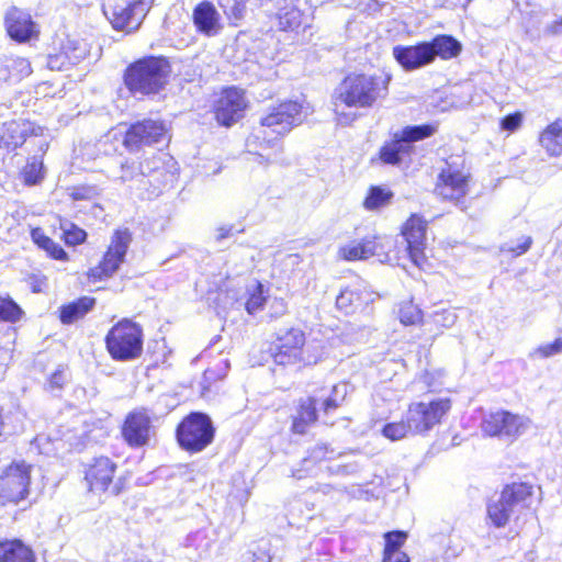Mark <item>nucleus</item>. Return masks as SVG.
Here are the masks:
<instances>
[{"label":"nucleus","mask_w":562,"mask_h":562,"mask_svg":"<svg viewBox=\"0 0 562 562\" xmlns=\"http://www.w3.org/2000/svg\"><path fill=\"white\" fill-rule=\"evenodd\" d=\"M389 77L364 74L347 76L334 92V106L339 124L348 125L356 120V114L345 113L340 108H371L389 92Z\"/></svg>","instance_id":"1"},{"label":"nucleus","mask_w":562,"mask_h":562,"mask_svg":"<svg viewBox=\"0 0 562 562\" xmlns=\"http://www.w3.org/2000/svg\"><path fill=\"white\" fill-rule=\"evenodd\" d=\"M171 66L165 57L149 56L132 64L124 81L133 93L156 94L168 82Z\"/></svg>","instance_id":"2"},{"label":"nucleus","mask_w":562,"mask_h":562,"mask_svg":"<svg viewBox=\"0 0 562 562\" xmlns=\"http://www.w3.org/2000/svg\"><path fill=\"white\" fill-rule=\"evenodd\" d=\"M533 486L528 483L506 485L499 497L487 505V516L497 528L504 527L509 519L529 508L532 504Z\"/></svg>","instance_id":"3"},{"label":"nucleus","mask_w":562,"mask_h":562,"mask_svg":"<svg viewBox=\"0 0 562 562\" xmlns=\"http://www.w3.org/2000/svg\"><path fill=\"white\" fill-rule=\"evenodd\" d=\"M105 345L113 359L120 361L134 360L140 356L143 350L142 327L124 318L109 330Z\"/></svg>","instance_id":"4"},{"label":"nucleus","mask_w":562,"mask_h":562,"mask_svg":"<svg viewBox=\"0 0 562 562\" xmlns=\"http://www.w3.org/2000/svg\"><path fill=\"white\" fill-rule=\"evenodd\" d=\"M215 428L211 418L200 412L190 413L177 428L181 448L190 452L204 450L214 439Z\"/></svg>","instance_id":"5"},{"label":"nucleus","mask_w":562,"mask_h":562,"mask_svg":"<svg viewBox=\"0 0 562 562\" xmlns=\"http://www.w3.org/2000/svg\"><path fill=\"white\" fill-rule=\"evenodd\" d=\"M436 128L432 125L407 126L380 149V159L387 165H400L408 158L414 149L413 143L431 136Z\"/></svg>","instance_id":"6"},{"label":"nucleus","mask_w":562,"mask_h":562,"mask_svg":"<svg viewBox=\"0 0 562 562\" xmlns=\"http://www.w3.org/2000/svg\"><path fill=\"white\" fill-rule=\"evenodd\" d=\"M468 179L469 173L464 169V160L460 156H452L446 160L445 167L439 173L436 193L442 199L458 204L468 193Z\"/></svg>","instance_id":"7"},{"label":"nucleus","mask_w":562,"mask_h":562,"mask_svg":"<svg viewBox=\"0 0 562 562\" xmlns=\"http://www.w3.org/2000/svg\"><path fill=\"white\" fill-rule=\"evenodd\" d=\"M449 398H437L430 402L412 403L406 413V418L412 428V434H425L441 423L442 417L450 411Z\"/></svg>","instance_id":"8"},{"label":"nucleus","mask_w":562,"mask_h":562,"mask_svg":"<svg viewBox=\"0 0 562 562\" xmlns=\"http://www.w3.org/2000/svg\"><path fill=\"white\" fill-rule=\"evenodd\" d=\"M116 463L108 457H99L93 460L86 471L85 479L93 493L109 492L119 495L124 490V479L116 477Z\"/></svg>","instance_id":"9"},{"label":"nucleus","mask_w":562,"mask_h":562,"mask_svg":"<svg viewBox=\"0 0 562 562\" xmlns=\"http://www.w3.org/2000/svg\"><path fill=\"white\" fill-rule=\"evenodd\" d=\"M530 420L527 417L497 411L484 416L481 428L484 435L491 437L514 439L527 431Z\"/></svg>","instance_id":"10"},{"label":"nucleus","mask_w":562,"mask_h":562,"mask_svg":"<svg viewBox=\"0 0 562 562\" xmlns=\"http://www.w3.org/2000/svg\"><path fill=\"white\" fill-rule=\"evenodd\" d=\"M131 243L127 231H116L102 261L88 272L89 280L95 282L112 277L124 261Z\"/></svg>","instance_id":"11"},{"label":"nucleus","mask_w":562,"mask_h":562,"mask_svg":"<svg viewBox=\"0 0 562 562\" xmlns=\"http://www.w3.org/2000/svg\"><path fill=\"white\" fill-rule=\"evenodd\" d=\"M31 465L24 461H14L0 476V496L12 503L24 499L29 494Z\"/></svg>","instance_id":"12"},{"label":"nucleus","mask_w":562,"mask_h":562,"mask_svg":"<svg viewBox=\"0 0 562 562\" xmlns=\"http://www.w3.org/2000/svg\"><path fill=\"white\" fill-rule=\"evenodd\" d=\"M302 122V106L297 102L288 101L270 109L269 113L261 119L263 138L268 136V131L277 135H284L292 130L294 125Z\"/></svg>","instance_id":"13"},{"label":"nucleus","mask_w":562,"mask_h":562,"mask_svg":"<svg viewBox=\"0 0 562 562\" xmlns=\"http://www.w3.org/2000/svg\"><path fill=\"white\" fill-rule=\"evenodd\" d=\"M167 138V130L161 121L144 120L133 124L124 137L125 147L133 151L143 145L161 143Z\"/></svg>","instance_id":"14"},{"label":"nucleus","mask_w":562,"mask_h":562,"mask_svg":"<svg viewBox=\"0 0 562 562\" xmlns=\"http://www.w3.org/2000/svg\"><path fill=\"white\" fill-rule=\"evenodd\" d=\"M393 246L389 236L368 235L361 240H352L340 248L339 252L346 260H363L372 256L385 255Z\"/></svg>","instance_id":"15"},{"label":"nucleus","mask_w":562,"mask_h":562,"mask_svg":"<svg viewBox=\"0 0 562 562\" xmlns=\"http://www.w3.org/2000/svg\"><path fill=\"white\" fill-rule=\"evenodd\" d=\"M215 116L220 124L231 126L244 116L246 100L236 88L225 89L215 103Z\"/></svg>","instance_id":"16"},{"label":"nucleus","mask_w":562,"mask_h":562,"mask_svg":"<svg viewBox=\"0 0 562 562\" xmlns=\"http://www.w3.org/2000/svg\"><path fill=\"white\" fill-rule=\"evenodd\" d=\"M427 223L418 215H412L405 223L402 234L407 244V251L412 261L422 267L426 261L424 249Z\"/></svg>","instance_id":"17"},{"label":"nucleus","mask_w":562,"mask_h":562,"mask_svg":"<svg viewBox=\"0 0 562 562\" xmlns=\"http://www.w3.org/2000/svg\"><path fill=\"white\" fill-rule=\"evenodd\" d=\"M122 434L131 447L147 445L151 435V419L147 411L130 413L124 422Z\"/></svg>","instance_id":"18"},{"label":"nucleus","mask_w":562,"mask_h":562,"mask_svg":"<svg viewBox=\"0 0 562 562\" xmlns=\"http://www.w3.org/2000/svg\"><path fill=\"white\" fill-rule=\"evenodd\" d=\"M40 132H42L40 126L26 120L5 122L0 130V148L14 150L25 142L29 135H38Z\"/></svg>","instance_id":"19"},{"label":"nucleus","mask_w":562,"mask_h":562,"mask_svg":"<svg viewBox=\"0 0 562 562\" xmlns=\"http://www.w3.org/2000/svg\"><path fill=\"white\" fill-rule=\"evenodd\" d=\"M305 344V335L299 328H291L278 338L274 361L278 364H290L301 359V351Z\"/></svg>","instance_id":"20"},{"label":"nucleus","mask_w":562,"mask_h":562,"mask_svg":"<svg viewBox=\"0 0 562 562\" xmlns=\"http://www.w3.org/2000/svg\"><path fill=\"white\" fill-rule=\"evenodd\" d=\"M393 56L405 70H415L432 63V50L427 42L413 46H395Z\"/></svg>","instance_id":"21"},{"label":"nucleus","mask_w":562,"mask_h":562,"mask_svg":"<svg viewBox=\"0 0 562 562\" xmlns=\"http://www.w3.org/2000/svg\"><path fill=\"white\" fill-rule=\"evenodd\" d=\"M5 27L10 37L16 42H26L37 34L31 15L18 8L7 12Z\"/></svg>","instance_id":"22"},{"label":"nucleus","mask_w":562,"mask_h":562,"mask_svg":"<svg viewBox=\"0 0 562 562\" xmlns=\"http://www.w3.org/2000/svg\"><path fill=\"white\" fill-rule=\"evenodd\" d=\"M192 18L196 30L205 36H216L223 29L220 13L209 1L199 3L193 10Z\"/></svg>","instance_id":"23"},{"label":"nucleus","mask_w":562,"mask_h":562,"mask_svg":"<svg viewBox=\"0 0 562 562\" xmlns=\"http://www.w3.org/2000/svg\"><path fill=\"white\" fill-rule=\"evenodd\" d=\"M300 0H278L277 19L282 31H296L303 24Z\"/></svg>","instance_id":"24"},{"label":"nucleus","mask_w":562,"mask_h":562,"mask_svg":"<svg viewBox=\"0 0 562 562\" xmlns=\"http://www.w3.org/2000/svg\"><path fill=\"white\" fill-rule=\"evenodd\" d=\"M112 178L130 189L143 190L146 187L139 162L135 160H122L117 170L113 171Z\"/></svg>","instance_id":"25"},{"label":"nucleus","mask_w":562,"mask_h":562,"mask_svg":"<svg viewBox=\"0 0 562 562\" xmlns=\"http://www.w3.org/2000/svg\"><path fill=\"white\" fill-rule=\"evenodd\" d=\"M371 296V293L359 286L346 288L337 296L336 306L345 314H351L371 302L373 300Z\"/></svg>","instance_id":"26"},{"label":"nucleus","mask_w":562,"mask_h":562,"mask_svg":"<svg viewBox=\"0 0 562 562\" xmlns=\"http://www.w3.org/2000/svg\"><path fill=\"white\" fill-rule=\"evenodd\" d=\"M30 547L19 539L0 541V562H34Z\"/></svg>","instance_id":"27"},{"label":"nucleus","mask_w":562,"mask_h":562,"mask_svg":"<svg viewBox=\"0 0 562 562\" xmlns=\"http://www.w3.org/2000/svg\"><path fill=\"white\" fill-rule=\"evenodd\" d=\"M31 72V64L23 57H4L0 63V81H19Z\"/></svg>","instance_id":"28"},{"label":"nucleus","mask_w":562,"mask_h":562,"mask_svg":"<svg viewBox=\"0 0 562 562\" xmlns=\"http://www.w3.org/2000/svg\"><path fill=\"white\" fill-rule=\"evenodd\" d=\"M145 7L142 1L134 2L125 8H115L112 12V25L116 30L133 29V24H139L136 21L135 14H144Z\"/></svg>","instance_id":"29"},{"label":"nucleus","mask_w":562,"mask_h":562,"mask_svg":"<svg viewBox=\"0 0 562 562\" xmlns=\"http://www.w3.org/2000/svg\"><path fill=\"white\" fill-rule=\"evenodd\" d=\"M317 419L316 413V398L307 397L300 404L297 415L295 416L292 425V430L295 434L303 435L307 428Z\"/></svg>","instance_id":"30"},{"label":"nucleus","mask_w":562,"mask_h":562,"mask_svg":"<svg viewBox=\"0 0 562 562\" xmlns=\"http://www.w3.org/2000/svg\"><path fill=\"white\" fill-rule=\"evenodd\" d=\"M540 144L551 156L562 154V120H557L541 133Z\"/></svg>","instance_id":"31"},{"label":"nucleus","mask_w":562,"mask_h":562,"mask_svg":"<svg viewBox=\"0 0 562 562\" xmlns=\"http://www.w3.org/2000/svg\"><path fill=\"white\" fill-rule=\"evenodd\" d=\"M95 300L83 296L75 302L64 305L60 308V321L63 324H71L83 317L94 306Z\"/></svg>","instance_id":"32"},{"label":"nucleus","mask_w":562,"mask_h":562,"mask_svg":"<svg viewBox=\"0 0 562 562\" xmlns=\"http://www.w3.org/2000/svg\"><path fill=\"white\" fill-rule=\"evenodd\" d=\"M432 50V61L436 56L442 59L456 57L461 52V44L449 35L436 36L432 41L427 42Z\"/></svg>","instance_id":"33"},{"label":"nucleus","mask_w":562,"mask_h":562,"mask_svg":"<svg viewBox=\"0 0 562 562\" xmlns=\"http://www.w3.org/2000/svg\"><path fill=\"white\" fill-rule=\"evenodd\" d=\"M393 192L382 187H371L363 201V206L368 211H379L391 203Z\"/></svg>","instance_id":"34"},{"label":"nucleus","mask_w":562,"mask_h":562,"mask_svg":"<svg viewBox=\"0 0 562 562\" xmlns=\"http://www.w3.org/2000/svg\"><path fill=\"white\" fill-rule=\"evenodd\" d=\"M162 154L153 155L151 157H147L143 161H139L146 184L153 186L154 181L158 180V177L164 175L165 162L162 160Z\"/></svg>","instance_id":"35"},{"label":"nucleus","mask_w":562,"mask_h":562,"mask_svg":"<svg viewBox=\"0 0 562 562\" xmlns=\"http://www.w3.org/2000/svg\"><path fill=\"white\" fill-rule=\"evenodd\" d=\"M248 0H217L220 8L232 25H238L246 14V2Z\"/></svg>","instance_id":"36"},{"label":"nucleus","mask_w":562,"mask_h":562,"mask_svg":"<svg viewBox=\"0 0 562 562\" xmlns=\"http://www.w3.org/2000/svg\"><path fill=\"white\" fill-rule=\"evenodd\" d=\"M212 546V539L206 530H198L186 539V547L193 549L199 558L205 555Z\"/></svg>","instance_id":"37"},{"label":"nucleus","mask_w":562,"mask_h":562,"mask_svg":"<svg viewBox=\"0 0 562 562\" xmlns=\"http://www.w3.org/2000/svg\"><path fill=\"white\" fill-rule=\"evenodd\" d=\"M76 50L75 48L72 55H69L67 52L49 55L47 58V67L50 70L68 69L69 66L77 64L82 58V52L76 54Z\"/></svg>","instance_id":"38"},{"label":"nucleus","mask_w":562,"mask_h":562,"mask_svg":"<svg viewBox=\"0 0 562 562\" xmlns=\"http://www.w3.org/2000/svg\"><path fill=\"white\" fill-rule=\"evenodd\" d=\"M384 561H392L394 553L400 552L398 549L404 544L407 535L404 531H390L384 535Z\"/></svg>","instance_id":"39"},{"label":"nucleus","mask_w":562,"mask_h":562,"mask_svg":"<svg viewBox=\"0 0 562 562\" xmlns=\"http://www.w3.org/2000/svg\"><path fill=\"white\" fill-rule=\"evenodd\" d=\"M398 317L404 325H416L422 322L423 313L417 305L408 301L401 304Z\"/></svg>","instance_id":"40"},{"label":"nucleus","mask_w":562,"mask_h":562,"mask_svg":"<svg viewBox=\"0 0 562 562\" xmlns=\"http://www.w3.org/2000/svg\"><path fill=\"white\" fill-rule=\"evenodd\" d=\"M21 315L22 310L13 300L0 295V322L14 323Z\"/></svg>","instance_id":"41"},{"label":"nucleus","mask_w":562,"mask_h":562,"mask_svg":"<svg viewBox=\"0 0 562 562\" xmlns=\"http://www.w3.org/2000/svg\"><path fill=\"white\" fill-rule=\"evenodd\" d=\"M266 302L267 296L265 295L263 285L261 283H257L246 302V311L254 315L262 310Z\"/></svg>","instance_id":"42"},{"label":"nucleus","mask_w":562,"mask_h":562,"mask_svg":"<svg viewBox=\"0 0 562 562\" xmlns=\"http://www.w3.org/2000/svg\"><path fill=\"white\" fill-rule=\"evenodd\" d=\"M382 434L384 437L391 440H400L406 437L408 434H412V428L407 418L405 417V420L386 424L383 427Z\"/></svg>","instance_id":"43"},{"label":"nucleus","mask_w":562,"mask_h":562,"mask_svg":"<svg viewBox=\"0 0 562 562\" xmlns=\"http://www.w3.org/2000/svg\"><path fill=\"white\" fill-rule=\"evenodd\" d=\"M60 228L63 231V236L68 245H79L86 239V232L70 222H65L60 224Z\"/></svg>","instance_id":"44"},{"label":"nucleus","mask_w":562,"mask_h":562,"mask_svg":"<svg viewBox=\"0 0 562 562\" xmlns=\"http://www.w3.org/2000/svg\"><path fill=\"white\" fill-rule=\"evenodd\" d=\"M43 165L37 158L33 157L27 161L22 170V177L26 184H35L42 179Z\"/></svg>","instance_id":"45"},{"label":"nucleus","mask_w":562,"mask_h":562,"mask_svg":"<svg viewBox=\"0 0 562 562\" xmlns=\"http://www.w3.org/2000/svg\"><path fill=\"white\" fill-rule=\"evenodd\" d=\"M532 244V238L530 236H521L518 238L517 243L507 241L502 247L501 250L503 252H509L514 257L521 256L526 254Z\"/></svg>","instance_id":"46"},{"label":"nucleus","mask_w":562,"mask_h":562,"mask_svg":"<svg viewBox=\"0 0 562 562\" xmlns=\"http://www.w3.org/2000/svg\"><path fill=\"white\" fill-rule=\"evenodd\" d=\"M228 362L222 361L215 368L206 369L203 373V389L207 390L212 382L223 379L227 374Z\"/></svg>","instance_id":"47"},{"label":"nucleus","mask_w":562,"mask_h":562,"mask_svg":"<svg viewBox=\"0 0 562 562\" xmlns=\"http://www.w3.org/2000/svg\"><path fill=\"white\" fill-rule=\"evenodd\" d=\"M68 380V373L64 369H57L50 374L46 387L50 392L60 391Z\"/></svg>","instance_id":"48"},{"label":"nucleus","mask_w":562,"mask_h":562,"mask_svg":"<svg viewBox=\"0 0 562 562\" xmlns=\"http://www.w3.org/2000/svg\"><path fill=\"white\" fill-rule=\"evenodd\" d=\"M98 195V188L94 186H78L71 189L70 196L76 201L92 200Z\"/></svg>","instance_id":"49"},{"label":"nucleus","mask_w":562,"mask_h":562,"mask_svg":"<svg viewBox=\"0 0 562 562\" xmlns=\"http://www.w3.org/2000/svg\"><path fill=\"white\" fill-rule=\"evenodd\" d=\"M562 352V338L555 339L553 342L540 346L535 353L541 358H549Z\"/></svg>","instance_id":"50"},{"label":"nucleus","mask_w":562,"mask_h":562,"mask_svg":"<svg viewBox=\"0 0 562 562\" xmlns=\"http://www.w3.org/2000/svg\"><path fill=\"white\" fill-rule=\"evenodd\" d=\"M288 305L283 299L273 297L269 301L270 316L278 318L286 313Z\"/></svg>","instance_id":"51"},{"label":"nucleus","mask_w":562,"mask_h":562,"mask_svg":"<svg viewBox=\"0 0 562 562\" xmlns=\"http://www.w3.org/2000/svg\"><path fill=\"white\" fill-rule=\"evenodd\" d=\"M521 121H522V115L520 113L516 112V113L506 115L502 120L501 126L503 130L513 132L520 126Z\"/></svg>","instance_id":"52"},{"label":"nucleus","mask_w":562,"mask_h":562,"mask_svg":"<svg viewBox=\"0 0 562 562\" xmlns=\"http://www.w3.org/2000/svg\"><path fill=\"white\" fill-rule=\"evenodd\" d=\"M44 250L54 259L65 260L67 258L66 251L54 240H52V245H47Z\"/></svg>","instance_id":"53"},{"label":"nucleus","mask_w":562,"mask_h":562,"mask_svg":"<svg viewBox=\"0 0 562 562\" xmlns=\"http://www.w3.org/2000/svg\"><path fill=\"white\" fill-rule=\"evenodd\" d=\"M457 321V315L453 311H443L441 314H437L436 323L445 327L452 326Z\"/></svg>","instance_id":"54"},{"label":"nucleus","mask_w":562,"mask_h":562,"mask_svg":"<svg viewBox=\"0 0 562 562\" xmlns=\"http://www.w3.org/2000/svg\"><path fill=\"white\" fill-rule=\"evenodd\" d=\"M32 239L42 249H44L47 245H52V239L47 237L41 228H35L32 231Z\"/></svg>","instance_id":"55"},{"label":"nucleus","mask_w":562,"mask_h":562,"mask_svg":"<svg viewBox=\"0 0 562 562\" xmlns=\"http://www.w3.org/2000/svg\"><path fill=\"white\" fill-rule=\"evenodd\" d=\"M341 402L342 400H339L338 397L330 395L324 401L323 408L327 413L331 409L337 408Z\"/></svg>","instance_id":"56"},{"label":"nucleus","mask_w":562,"mask_h":562,"mask_svg":"<svg viewBox=\"0 0 562 562\" xmlns=\"http://www.w3.org/2000/svg\"><path fill=\"white\" fill-rule=\"evenodd\" d=\"M347 392H348V385L346 383H340L333 387L331 395L344 401L347 395Z\"/></svg>","instance_id":"57"},{"label":"nucleus","mask_w":562,"mask_h":562,"mask_svg":"<svg viewBox=\"0 0 562 562\" xmlns=\"http://www.w3.org/2000/svg\"><path fill=\"white\" fill-rule=\"evenodd\" d=\"M546 33L551 35H558L562 33V19L554 21L552 24L546 27Z\"/></svg>","instance_id":"58"},{"label":"nucleus","mask_w":562,"mask_h":562,"mask_svg":"<svg viewBox=\"0 0 562 562\" xmlns=\"http://www.w3.org/2000/svg\"><path fill=\"white\" fill-rule=\"evenodd\" d=\"M326 452L325 446H317L312 452V459H323L326 457Z\"/></svg>","instance_id":"59"},{"label":"nucleus","mask_w":562,"mask_h":562,"mask_svg":"<svg viewBox=\"0 0 562 562\" xmlns=\"http://www.w3.org/2000/svg\"><path fill=\"white\" fill-rule=\"evenodd\" d=\"M232 227L231 226H223L217 229V239L222 240L224 238H227L231 235Z\"/></svg>","instance_id":"60"},{"label":"nucleus","mask_w":562,"mask_h":562,"mask_svg":"<svg viewBox=\"0 0 562 562\" xmlns=\"http://www.w3.org/2000/svg\"><path fill=\"white\" fill-rule=\"evenodd\" d=\"M386 562H409V559L406 553L397 552V553H394L392 561H386Z\"/></svg>","instance_id":"61"},{"label":"nucleus","mask_w":562,"mask_h":562,"mask_svg":"<svg viewBox=\"0 0 562 562\" xmlns=\"http://www.w3.org/2000/svg\"><path fill=\"white\" fill-rule=\"evenodd\" d=\"M292 476L300 480V479H302L304 476V474L302 473L301 470H296V471L292 472Z\"/></svg>","instance_id":"62"},{"label":"nucleus","mask_w":562,"mask_h":562,"mask_svg":"<svg viewBox=\"0 0 562 562\" xmlns=\"http://www.w3.org/2000/svg\"><path fill=\"white\" fill-rule=\"evenodd\" d=\"M256 161H258L259 164H262V161H263V155H261V154H260V155H257V156H256Z\"/></svg>","instance_id":"63"},{"label":"nucleus","mask_w":562,"mask_h":562,"mask_svg":"<svg viewBox=\"0 0 562 562\" xmlns=\"http://www.w3.org/2000/svg\"><path fill=\"white\" fill-rule=\"evenodd\" d=\"M260 560H261V562H269V561H270V558H269V557L263 555Z\"/></svg>","instance_id":"64"}]
</instances>
